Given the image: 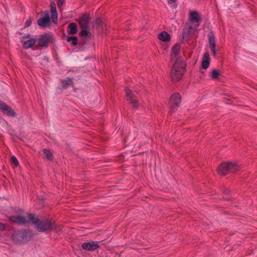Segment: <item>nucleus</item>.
Returning a JSON list of instances; mask_svg holds the SVG:
<instances>
[{"label": "nucleus", "mask_w": 257, "mask_h": 257, "mask_svg": "<svg viewBox=\"0 0 257 257\" xmlns=\"http://www.w3.org/2000/svg\"><path fill=\"white\" fill-rule=\"evenodd\" d=\"M28 219L39 232L47 233L52 230L58 231L61 229V226H57L55 221L44 218L40 219L35 217L33 213L29 214Z\"/></svg>", "instance_id": "obj_1"}, {"label": "nucleus", "mask_w": 257, "mask_h": 257, "mask_svg": "<svg viewBox=\"0 0 257 257\" xmlns=\"http://www.w3.org/2000/svg\"><path fill=\"white\" fill-rule=\"evenodd\" d=\"M186 65V63L182 57H178L176 59L171 72V77L173 81L177 82L182 77Z\"/></svg>", "instance_id": "obj_2"}, {"label": "nucleus", "mask_w": 257, "mask_h": 257, "mask_svg": "<svg viewBox=\"0 0 257 257\" xmlns=\"http://www.w3.org/2000/svg\"><path fill=\"white\" fill-rule=\"evenodd\" d=\"M32 238L31 231L26 229L14 231L12 235L13 240L18 243H26L30 241Z\"/></svg>", "instance_id": "obj_3"}, {"label": "nucleus", "mask_w": 257, "mask_h": 257, "mask_svg": "<svg viewBox=\"0 0 257 257\" xmlns=\"http://www.w3.org/2000/svg\"><path fill=\"white\" fill-rule=\"evenodd\" d=\"M90 16L85 14L79 18V24L81 29L80 35L82 37L90 38V33L88 31V26L90 20Z\"/></svg>", "instance_id": "obj_4"}, {"label": "nucleus", "mask_w": 257, "mask_h": 257, "mask_svg": "<svg viewBox=\"0 0 257 257\" xmlns=\"http://www.w3.org/2000/svg\"><path fill=\"white\" fill-rule=\"evenodd\" d=\"M238 168L237 165L235 163L224 162L219 165L217 170L219 174L225 176L227 174L235 172Z\"/></svg>", "instance_id": "obj_5"}, {"label": "nucleus", "mask_w": 257, "mask_h": 257, "mask_svg": "<svg viewBox=\"0 0 257 257\" xmlns=\"http://www.w3.org/2000/svg\"><path fill=\"white\" fill-rule=\"evenodd\" d=\"M195 32V29L189 24L186 23L182 33V42H188L192 37Z\"/></svg>", "instance_id": "obj_6"}, {"label": "nucleus", "mask_w": 257, "mask_h": 257, "mask_svg": "<svg viewBox=\"0 0 257 257\" xmlns=\"http://www.w3.org/2000/svg\"><path fill=\"white\" fill-rule=\"evenodd\" d=\"M0 110L5 114L9 116L15 117L17 114L12 107L7 105L5 102L0 101Z\"/></svg>", "instance_id": "obj_7"}, {"label": "nucleus", "mask_w": 257, "mask_h": 257, "mask_svg": "<svg viewBox=\"0 0 257 257\" xmlns=\"http://www.w3.org/2000/svg\"><path fill=\"white\" fill-rule=\"evenodd\" d=\"M181 101L180 94L178 92H175L170 97V104L172 111L175 110L179 105Z\"/></svg>", "instance_id": "obj_8"}, {"label": "nucleus", "mask_w": 257, "mask_h": 257, "mask_svg": "<svg viewBox=\"0 0 257 257\" xmlns=\"http://www.w3.org/2000/svg\"><path fill=\"white\" fill-rule=\"evenodd\" d=\"M53 38L49 34H45L41 36L40 39L38 41V45L39 47L47 48L49 43L52 42Z\"/></svg>", "instance_id": "obj_9"}, {"label": "nucleus", "mask_w": 257, "mask_h": 257, "mask_svg": "<svg viewBox=\"0 0 257 257\" xmlns=\"http://www.w3.org/2000/svg\"><path fill=\"white\" fill-rule=\"evenodd\" d=\"M9 220L13 224L16 223L18 225H25L28 221L26 218L23 215H12L9 217Z\"/></svg>", "instance_id": "obj_10"}, {"label": "nucleus", "mask_w": 257, "mask_h": 257, "mask_svg": "<svg viewBox=\"0 0 257 257\" xmlns=\"http://www.w3.org/2000/svg\"><path fill=\"white\" fill-rule=\"evenodd\" d=\"M50 17L49 12L45 11L43 17L40 18L37 21L38 25L43 28L47 27L50 23Z\"/></svg>", "instance_id": "obj_11"}, {"label": "nucleus", "mask_w": 257, "mask_h": 257, "mask_svg": "<svg viewBox=\"0 0 257 257\" xmlns=\"http://www.w3.org/2000/svg\"><path fill=\"white\" fill-rule=\"evenodd\" d=\"M81 247L84 250L92 251L98 248L99 245L97 241H90L82 243Z\"/></svg>", "instance_id": "obj_12"}, {"label": "nucleus", "mask_w": 257, "mask_h": 257, "mask_svg": "<svg viewBox=\"0 0 257 257\" xmlns=\"http://www.w3.org/2000/svg\"><path fill=\"white\" fill-rule=\"evenodd\" d=\"M126 95L128 98L130 100L131 103L133 105V107L135 109H136L138 108V102L137 100L136 96L133 93L132 91L128 89H125Z\"/></svg>", "instance_id": "obj_13"}, {"label": "nucleus", "mask_w": 257, "mask_h": 257, "mask_svg": "<svg viewBox=\"0 0 257 257\" xmlns=\"http://www.w3.org/2000/svg\"><path fill=\"white\" fill-rule=\"evenodd\" d=\"M210 50L214 56L216 55L215 38L212 31H210L207 36Z\"/></svg>", "instance_id": "obj_14"}, {"label": "nucleus", "mask_w": 257, "mask_h": 257, "mask_svg": "<svg viewBox=\"0 0 257 257\" xmlns=\"http://www.w3.org/2000/svg\"><path fill=\"white\" fill-rule=\"evenodd\" d=\"M181 46L180 44L176 43L171 49V60L175 59L178 55L179 54L180 52Z\"/></svg>", "instance_id": "obj_15"}, {"label": "nucleus", "mask_w": 257, "mask_h": 257, "mask_svg": "<svg viewBox=\"0 0 257 257\" xmlns=\"http://www.w3.org/2000/svg\"><path fill=\"white\" fill-rule=\"evenodd\" d=\"M210 56L208 53H205L202 58L201 66L204 69H206L209 66Z\"/></svg>", "instance_id": "obj_16"}, {"label": "nucleus", "mask_w": 257, "mask_h": 257, "mask_svg": "<svg viewBox=\"0 0 257 257\" xmlns=\"http://www.w3.org/2000/svg\"><path fill=\"white\" fill-rule=\"evenodd\" d=\"M67 31L69 35L76 34L78 32L77 25L74 23H70L68 26Z\"/></svg>", "instance_id": "obj_17"}, {"label": "nucleus", "mask_w": 257, "mask_h": 257, "mask_svg": "<svg viewBox=\"0 0 257 257\" xmlns=\"http://www.w3.org/2000/svg\"><path fill=\"white\" fill-rule=\"evenodd\" d=\"M189 19L191 23H194L198 22L201 20V18L198 12L193 11L190 14Z\"/></svg>", "instance_id": "obj_18"}, {"label": "nucleus", "mask_w": 257, "mask_h": 257, "mask_svg": "<svg viewBox=\"0 0 257 257\" xmlns=\"http://www.w3.org/2000/svg\"><path fill=\"white\" fill-rule=\"evenodd\" d=\"M61 82L62 83L61 89H66L70 85L72 84L73 83V78L70 77H67L66 79L61 80Z\"/></svg>", "instance_id": "obj_19"}, {"label": "nucleus", "mask_w": 257, "mask_h": 257, "mask_svg": "<svg viewBox=\"0 0 257 257\" xmlns=\"http://www.w3.org/2000/svg\"><path fill=\"white\" fill-rule=\"evenodd\" d=\"M159 39L164 42H169L171 37L170 35L166 31H163L158 35Z\"/></svg>", "instance_id": "obj_20"}, {"label": "nucleus", "mask_w": 257, "mask_h": 257, "mask_svg": "<svg viewBox=\"0 0 257 257\" xmlns=\"http://www.w3.org/2000/svg\"><path fill=\"white\" fill-rule=\"evenodd\" d=\"M37 41V39L35 38L30 39L28 40L25 41L23 44V47L24 49H29L32 47L36 42Z\"/></svg>", "instance_id": "obj_21"}, {"label": "nucleus", "mask_w": 257, "mask_h": 257, "mask_svg": "<svg viewBox=\"0 0 257 257\" xmlns=\"http://www.w3.org/2000/svg\"><path fill=\"white\" fill-rule=\"evenodd\" d=\"M67 41L71 42L73 46H76L78 44V38L76 36L67 37Z\"/></svg>", "instance_id": "obj_22"}, {"label": "nucleus", "mask_w": 257, "mask_h": 257, "mask_svg": "<svg viewBox=\"0 0 257 257\" xmlns=\"http://www.w3.org/2000/svg\"><path fill=\"white\" fill-rule=\"evenodd\" d=\"M44 154L46 158L50 161H51L53 159V155L49 150L45 149L43 150Z\"/></svg>", "instance_id": "obj_23"}, {"label": "nucleus", "mask_w": 257, "mask_h": 257, "mask_svg": "<svg viewBox=\"0 0 257 257\" xmlns=\"http://www.w3.org/2000/svg\"><path fill=\"white\" fill-rule=\"evenodd\" d=\"M220 75L219 70L218 69H213L211 72V77L212 79L216 80L218 78V76Z\"/></svg>", "instance_id": "obj_24"}, {"label": "nucleus", "mask_w": 257, "mask_h": 257, "mask_svg": "<svg viewBox=\"0 0 257 257\" xmlns=\"http://www.w3.org/2000/svg\"><path fill=\"white\" fill-rule=\"evenodd\" d=\"M51 17L52 21L54 24H57L58 15L57 12L53 11L51 12Z\"/></svg>", "instance_id": "obj_25"}, {"label": "nucleus", "mask_w": 257, "mask_h": 257, "mask_svg": "<svg viewBox=\"0 0 257 257\" xmlns=\"http://www.w3.org/2000/svg\"><path fill=\"white\" fill-rule=\"evenodd\" d=\"M11 164L15 167H17L19 165V161H18V159L14 156H13L11 157Z\"/></svg>", "instance_id": "obj_26"}, {"label": "nucleus", "mask_w": 257, "mask_h": 257, "mask_svg": "<svg viewBox=\"0 0 257 257\" xmlns=\"http://www.w3.org/2000/svg\"><path fill=\"white\" fill-rule=\"evenodd\" d=\"M14 212L18 215H21L24 213L23 210L18 207H15L14 208Z\"/></svg>", "instance_id": "obj_27"}, {"label": "nucleus", "mask_w": 257, "mask_h": 257, "mask_svg": "<svg viewBox=\"0 0 257 257\" xmlns=\"http://www.w3.org/2000/svg\"><path fill=\"white\" fill-rule=\"evenodd\" d=\"M102 21L99 18H97L95 20V24L97 26H100L102 25Z\"/></svg>", "instance_id": "obj_28"}, {"label": "nucleus", "mask_w": 257, "mask_h": 257, "mask_svg": "<svg viewBox=\"0 0 257 257\" xmlns=\"http://www.w3.org/2000/svg\"><path fill=\"white\" fill-rule=\"evenodd\" d=\"M50 7H51V12H52L53 11L57 12L56 5L54 2H51L50 3Z\"/></svg>", "instance_id": "obj_29"}, {"label": "nucleus", "mask_w": 257, "mask_h": 257, "mask_svg": "<svg viewBox=\"0 0 257 257\" xmlns=\"http://www.w3.org/2000/svg\"><path fill=\"white\" fill-rule=\"evenodd\" d=\"M32 24V20L31 18L27 19L25 23V27H28L31 26Z\"/></svg>", "instance_id": "obj_30"}, {"label": "nucleus", "mask_w": 257, "mask_h": 257, "mask_svg": "<svg viewBox=\"0 0 257 257\" xmlns=\"http://www.w3.org/2000/svg\"><path fill=\"white\" fill-rule=\"evenodd\" d=\"M6 229V225L5 224L1 222L0 221V231H4Z\"/></svg>", "instance_id": "obj_31"}, {"label": "nucleus", "mask_w": 257, "mask_h": 257, "mask_svg": "<svg viewBox=\"0 0 257 257\" xmlns=\"http://www.w3.org/2000/svg\"><path fill=\"white\" fill-rule=\"evenodd\" d=\"M65 0H57V5L58 7L60 8L63 4Z\"/></svg>", "instance_id": "obj_32"}, {"label": "nucleus", "mask_w": 257, "mask_h": 257, "mask_svg": "<svg viewBox=\"0 0 257 257\" xmlns=\"http://www.w3.org/2000/svg\"><path fill=\"white\" fill-rule=\"evenodd\" d=\"M222 191L223 194H226V195L229 194V193L230 192V191L229 190V189L227 188H223L222 189Z\"/></svg>", "instance_id": "obj_33"}, {"label": "nucleus", "mask_w": 257, "mask_h": 257, "mask_svg": "<svg viewBox=\"0 0 257 257\" xmlns=\"http://www.w3.org/2000/svg\"><path fill=\"white\" fill-rule=\"evenodd\" d=\"M177 1V0H168V3L169 5H171L174 3H175Z\"/></svg>", "instance_id": "obj_34"}, {"label": "nucleus", "mask_w": 257, "mask_h": 257, "mask_svg": "<svg viewBox=\"0 0 257 257\" xmlns=\"http://www.w3.org/2000/svg\"><path fill=\"white\" fill-rule=\"evenodd\" d=\"M31 36V35L29 34H26L24 36H23V39H27V38H29Z\"/></svg>", "instance_id": "obj_35"}]
</instances>
